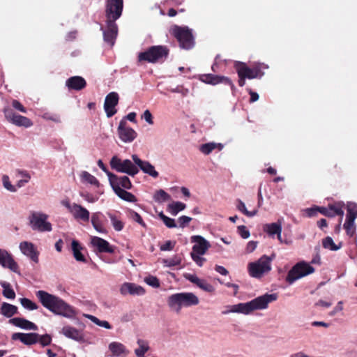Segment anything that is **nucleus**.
<instances>
[{
    "label": "nucleus",
    "instance_id": "f257e3e1",
    "mask_svg": "<svg viewBox=\"0 0 357 357\" xmlns=\"http://www.w3.org/2000/svg\"><path fill=\"white\" fill-rule=\"evenodd\" d=\"M36 296L43 306L54 314L70 319L76 314L72 306L56 296L40 290L36 292Z\"/></svg>",
    "mask_w": 357,
    "mask_h": 357
},
{
    "label": "nucleus",
    "instance_id": "f03ea898",
    "mask_svg": "<svg viewBox=\"0 0 357 357\" xmlns=\"http://www.w3.org/2000/svg\"><path fill=\"white\" fill-rule=\"evenodd\" d=\"M277 294H265L258 296L247 303H241L236 305H229L228 310L223 312V314L241 313L249 314L252 311L266 309L268 304L276 301Z\"/></svg>",
    "mask_w": 357,
    "mask_h": 357
},
{
    "label": "nucleus",
    "instance_id": "7ed1b4c3",
    "mask_svg": "<svg viewBox=\"0 0 357 357\" xmlns=\"http://www.w3.org/2000/svg\"><path fill=\"white\" fill-rule=\"evenodd\" d=\"M199 303V298L192 292L176 293L167 298V305L170 310L179 313L182 307L197 305Z\"/></svg>",
    "mask_w": 357,
    "mask_h": 357
},
{
    "label": "nucleus",
    "instance_id": "20e7f679",
    "mask_svg": "<svg viewBox=\"0 0 357 357\" xmlns=\"http://www.w3.org/2000/svg\"><path fill=\"white\" fill-rule=\"evenodd\" d=\"M169 50L164 45H153L149 47L146 51L139 53L138 61L148 63L163 62L168 56Z\"/></svg>",
    "mask_w": 357,
    "mask_h": 357
},
{
    "label": "nucleus",
    "instance_id": "39448f33",
    "mask_svg": "<svg viewBox=\"0 0 357 357\" xmlns=\"http://www.w3.org/2000/svg\"><path fill=\"white\" fill-rule=\"evenodd\" d=\"M234 68L238 76V85L241 87L245 84L246 79L261 78L264 75V73L259 65L250 68L245 63L236 61L234 63Z\"/></svg>",
    "mask_w": 357,
    "mask_h": 357
},
{
    "label": "nucleus",
    "instance_id": "423d86ee",
    "mask_svg": "<svg viewBox=\"0 0 357 357\" xmlns=\"http://www.w3.org/2000/svg\"><path fill=\"white\" fill-rule=\"evenodd\" d=\"M49 215L41 211H31L28 220L30 227L38 232H50L52 224L48 221Z\"/></svg>",
    "mask_w": 357,
    "mask_h": 357
},
{
    "label": "nucleus",
    "instance_id": "0eeeda50",
    "mask_svg": "<svg viewBox=\"0 0 357 357\" xmlns=\"http://www.w3.org/2000/svg\"><path fill=\"white\" fill-rule=\"evenodd\" d=\"M274 257V255L271 257L263 255L257 261L250 263L248 266L250 275L255 278H261L268 273L271 270V261Z\"/></svg>",
    "mask_w": 357,
    "mask_h": 357
},
{
    "label": "nucleus",
    "instance_id": "6e6552de",
    "mask_svg": "<svg viewBox=\"0 0 357 357\" xmlns=\"http://www.w3.org/2000/svg\"><path fill=\"white\" fill-rule=\"evenodd\" d=\"M314 272V268L305 261L296 264L288 272L286 281L292 284L297 280L302 278Z\"/></svg>",
    "mask_w": 357,
    "mask_h": 357
},
{
    "label": "nucleus",
    "instance_id": "1a4fd4ad",
    "mask_svg": "<svg viewBox=\"0 0 357 357\" xmlns=\"http://www.w3.org/2000/svg\"><path fill=\"white\" fill-rule=\"evenodd\" d=\"M172 34L176 38L180 47L190 50L194 47L195 41L192 31L188 27L175 26L172 29Z\"/></svg>",
    "mask_w": 357,
    "mask_h": 357
},
{
    "label": "nucleus",
    "instance_id": "9d476101",
    "mask_svg": "<svg viewBox=\"0 0 357 357\" xmlns=\"http://www.w3.org/2000/svg\"><path fill=\"white\" fill-rule=\"evenodd\" d=\"M110 166L112 169L118 172L125 173L130 176H134L139 172L137 165L128 159L121 160L114 155L110 160Z\"/></svg>",
    "mask_w": 357,
    "mask_h": 357
},
{
    "label": "nucleus",
    "instance_id": "9b49d317",
    "mask_svg": "<svg viewBox=\"0 0 357 357\" xmlns=\"http://www.w3.org/2000/svg\"><path fill=\"white\" fill-rule=\"evenodd\" d=\"M123 9V0H106L105 17L106 20L116 21L122 15Z\"/></svg>",
    "mask_w": 357,
    "mask_h": 357
},
{
    "label": "nucleus",
    "instance_id": "f8f14e48",
    "mask_svg": "<svg viewBox=\"0 0 357 357\" xmlns=\"http://www.w3.org/2000/svg\"><path fill=\"white\" fill-rule=\"evenodd\" d=\"M100 29L102 31L104 41L112 47L115 43L119 31L116 21L106 20V29H104L101 26Z\"/></svg>",
    "mask_w": 357,
    "mask_h": 357
},
{
    "label": "nucleus",
    "instance_id": "ddd939ff",
    "mask_svg": "<svg viewBox=\"0 0 357 357\" xmlns=\"http://www.w3.org/2000/svg\"><path fill=\"white\" fill-rule=\"evenodd\" d=\"M200 79L206 84L216 85L218 84H223L230 86L232 91L235 89V86L230 78L225 76L216 75L213 74H204L202 75Z\"/></svg>",
    "mask_w": 357,
    "mask_h": 357
},
{
    "label": "nucleus",
    "instance_id": "4468645a",
    "mask_svg": "<svg viewBox=\"0 0 357 357\" xmlns=\"http://www.w3.org/2000/svg\"><path fill=\"white\" fill-rule=\"evenodd\" d=\"M108 178L114 191L117 190V188L124 190H130L132 188L131 181L126 176H118L114 174H108Z\"/></svg>",
    "mask_w": 357,
    "mask_h": 357
},
{
    "label": "nucleus",
    "instance_id": "2eb2a0df",
    "mask_svg": "<svg viewBox=\"0 0 357 357\" xmlns=\"http://www.w3.org/2000/svg\"><path fill=\"white\" fill-rule=\"evenodd\" d=\"M0 265L20 275L19 266L13 256L6 250L0 249Z\"/></svg>",
    "mask_w": 357,
    "mask_h": 357
},
{
    "label": "nucleus",
    "instance_id": "dca6fc26",
    "mask_svg": "<svg viewBox=\"0 0 357 357\" xmlns=\"http://www.w3.org/2000/svg\"><path fill=\"white\" fill-rule=\"evenodd\" d=\"M119 94L116 92H110L105 100L104 109L107 117H112L116 113L115 107L119 103Z\"/></svg>",
    "mask_w": 357,
    "mask_h": 357
},
{
    "label": "nucleus",
    "instance_id": "f3484780",
    "mask_svg": "<svg viewBox=\"0 0 357 357\" xmlns=\"http://www.w3.org/2000/svg\"><path fill=\"white\" fill-rule=\"evenodd\" d=\"M344 204L342 202H335L333 204H329L328 207H320L319 212L325 216L333 218L335 215L343 217L344 211L343 208Z\"/></svg>",
    "mask_w": 357,
    "mask_h": 357
},
{
    "label": "nucleus",
    "instance_id": "a211bd4d",
    "mask_svg": "<svg viewBox=\"0 0 357 357\" xmlns=\"http://www.w3.org/2000/svg\"><path fill=\"white\" fill-rule=\"evenodd\" d=\"M191 241L194 243L192 252L198 255H204L211 247V244L201 236H192Z\"/></svg>",
    "mask_w": 357,
    "mask_h": 357
},
{
    "label": "nucleus",
    "instance_id": "6ab92c4d",
    "mask_svg": "<svg viewBox=\"0 0 357 357\" xmlns=\"http://www.w3.org/2000/svg\"><path fill=\"white\" fill-rule=\"evenodd\" d=\"M5 116L7 119L10 121L16 126H24L25 128H28L32 126V122L29 118L16 114L13 113L10 109L5 110Z\"/></svg>",
    "mask_w": 357,
    "mask_h": 357
},
{
    "label": "nucleus",
    "instance_id": "aec40b11",
    "mask_svg": "<svg viewBox=\"0 0 357 357\" xmlns=\"http://www.w3.org/2000/svg\"><path fill=\"white\" fill-rule=\"evenodd\" d=\"M132 158L137 167H139L144 173L149 174L153 178H156L158 176V172L155 169V167L149 162L142 160L136 155H132Z\"/></svg>",
    "mask_w": 357,
    "mask_h": 357
},
{
    "label": "nucleus",
    "instance_id": "412c9836",
    "mask_svg": "<svg viewBox=\"0 0 357 357\" xmlns=\"http://www.w3.org/2000/svg\"><path fill=\"white\" fill-rule=\"evenodd\" d=\"M13 340H20L26 345H32L38 342L39 334L36 333H15L11 337Z\"/></svg>",
    "mask_w": 357,
    "mask_h": 357
},
{
    "label": "nucleus",
    "instance_id": "4be33fe9",
    "mask_svg": "<svg viewBox=\"0 0 357 357\" xmlns=\"http://www.w3.org/2000/svg\"><path fill=\"white\" fill-rule=\"evenodd\" d=\"M20 249L21 252L30 258L36 263L38 262V252L36 250L34 245L28 241H23L20 243Z\"/></svg>",
    "mask_w": 357,
    "mask_h": 357
},
{
    "label": "nucleus",
    "instance_id": "5701e85b",
    "mask_svg": "<svg viewBox=\"0 0 357 357\" xmlns=\"http://www.w3.org/2000/svg\"><path fill=\"white\" fill-rule=\"evenodd\" d=\"M282 227V220H278L276 222L264 225V231L266 233H267L272 238H274L275 235H276L278 239L281 243H282V236H281Z\"/></svg>",
    "mask_w": 357,
    "mask_h": 357
},
{
    "label": "nucleus",
    "instance_id": "b1692460",
    "mask_svg": "<svg viewBox=\"0 0 357 357\" xmlns=\"http://www.w3.org/2000/svg\"><path fill=\"white\" fill-rule=\"evenodd\" d=\"M120 293L126 296L127 294L141 296L145 293L144 288L134 283L125 282L120 288Z\"/></svg>",
    "mask_w": 357,
    "mask_h": 357
},
{
    "label": "nucleus",
    "instance_id": "393cba45",
    "mask_svg": "<svg viewBox=\"0 0 357 357\" xmlns=\"http://www.w3.org/2000/svg\"><path fill=\"white\" fill-rule=\"evenodd\" d=\"M91 245L96 248L100 252L113 253L114 249L105 239L98 236H93L91 238Z\"/></svg>",
    "mask_w": 357,
    "mask_h": 357
},
{
    "label": "nucleus",
    "instance_id": "a878e982",
    "mask_svg": "<svg viewBox=\"0 0 357 357\" xmlns=\"http://www.w3.org/2000/svg\"><path fill=\"white\" fill-rule=\"evenodd\" d=\"M69 90L81 91L86 86V80L80 76H73L66 81Z\"/></svg>",
    "mask_w": 357,
    "mask_h": 357
},
{
    "label": "nucleus",
    "instance_id": "bb28decb",
    "mask_svg": "<svg viewBox=\"0 0 357 357\" xmlns=\"http://www.w3.org/2000/svg\"><path fill=\"white\" fill-rule=\"evenodd\" d=\"M70 214L78 221L89 222L90 219L89 211L82 206L76 204Z\"/></svg>",
    "mask_w": 357,
    "mask_h": 357
},
{
    "label": "nucleus",
    "instance_id": "cd10ccee",
    "mask_svg": "<svg viewBox=\"0 0 357 357\" xmlns=\"http://www.w3.org/2000/svg\"><path fill=\"white\" fill-rule=\"evenodd\" d=\"M9 323L14 325L15 326H17V327L20 328L24 330L36 331L38 329L37 326L34 323H33L24 318H20V317L12 318L9 320Z\"/></svg>",
    "mask_w": 357,
    "mask_h": 357
},
{
    "label": "nucleus",
    "instance_id": "c85d7f7f",
    "mask_svg": "<svg viewBox=\"0 0 357 357\" xmlns=\"http://www.w3.org/2000/svg\"><path fill=\"white\" fill-rule=\"evenodd\" d=\"M61 333L68 338L74 340L75 341H82L83 340V335L78 329L70 326H65L62 328Z\"/></svg>",
    "mask_w": 357,
    "mask_h": 357
},
{
    "label": "nucleus",
    "instance_id": "c756f323",
    "mask_svg": "<svg viewBox=\"0 0 357 357\" xmlns=\"http://www.w3.org/2000/svg\"><path fill=\"white\" fill-rule=\"evenodd\" d=\"M108 347L112 352V355L115 357L125 356L129 353L126 347L122 343L118 342H111Z\"/></svg>",
    "mask_w": 357,
    "mask_h": 357
},
{
    "label": "nucleus",
    "instance_id": "7c9ffc66",
    "mask_svg": "<svg viewBox=\"0 0 357 357\" xmlns=\"http://www.w3.org/2000/svg\"><path fill=\"white\" fill-rule=\"evenodd\" d=\"M137 347L135 349L134 353L137 357H145V354L150 350L149 342L144 339H137Z\"/></svg>",
    "mask_w": 357,
    "mask_h": 357
},
{
    "label": "nucleus",
    "instance_id": "2f4dec72",
    "mask_svg": "<svg viewBox=\"0 0 357 357\" xmlns=\"http://www.w3.org/2000/svg\"><path fill=\"white\" fill-rule=\"evenodd\" d=\"M0 312L6 317L10 318L17 313V307L3 302L0 308Z\"/></svg>",
    "mask_w": 357,
    "mask_h": 357
},
{
    "label": "nucleus",
    "instance_id": "473e14b6",
    "mask_svg": "<svg viewBox=\"0 0 357 357\" xmlns=\"http://www.w3.org/2000/svg\"><path fill=\"white\" fill-rule=\"evenodd\" d=\"M114 192L120 199L126 202L135 203L137 201V199L133 194L121 188H117V190L114 191Z\"/></svg>",
    "mask_w": 357,
    "mask_h": 357
},
{
    "label": "nucleus",
    "instance_id": "72a5a7b5",
    "mask_svg": "<svg viewBox=\"0 0 357 357\" xmlns=\"http://www.w3.org/2000/svg\"><path fill=\"white\" fill-rule=\"evenodd\" d=\"M222 148L223 145L220 143L208 142L202 144L199 146V151L204 155H208L215 149L222 150Z\"/></svg>",
    "mask_w": 357,
    "mask_h": 357
},
{
    "label": "nucleus",
    "instance_id": "f704fd0d",
    "mask_svg": "<svg viewBox=\"0 0 357 357\" xmlns=\"http://www.w3.org/2000/svg\"><path fill=\"white\" fill-rule=\"evenodd\" d=\"M0 284L3 288L2 294L4 297L8 299H14L15 298V293L10 283L6 281H1Z\"/></svg>",
    "mask_w": 357,
    "mask_h": 357
},
{
    "label": "nucleus",
    "instance_id": "c9c22d12",
    "mask_svg": "<svg viewBox=\"0 0 357 357\" xmlns=\"http://www.w3.org/2000/svg\"><path fill=\"white\" fill-rule=\"evenodd\" d=\"M82 249V248L80 246V245L79 244V243L75 241V240H73L72 241V250H73V256L75 257V259L78 261H85V257H84V255L82 254L81 252V250Z\"/></svg>",
    "mask_w": 357,
    "mask_h": 357
},
{
    "label": "nucleus",
    "instance_id": "e433bc0d",
    "mask_svg": "<svg viewBox=\"0 0 357 357\" xmlns=\"http://www.w3.org/2000/svg\"><path fill=\"white\" fill-rule=\"evenodd\" d=\"M99 213H94L91 215V223L93 228L99 233H106V229L103 227L102 224L100 223V220L99 218Z\"/></svg>",
    "mask_w": 357,
    "mask_h": 357
},
{
    "label": "nucleus",
    "instance_id": "4c0bfd02",
    "mask_svg": "<svg viewBox=\"0 0 357 357\" xmlns=\"http://www.w3.org/2000/svg\"><path fill=\"white\" fill-rule=\"evenodd\" d=\"M182 259L181 257L178 255H175L171 258L163 259L162 262L164 266L166 267H172L175 266H178L181 264Z\"/></svg>",
    "mask_w": 357,
    "mask_h": 357
},
{
    "label": "nucleus",
    "instance_id": "58836bf2",
    "mask_svg": "<svg viewBox=\"0 0 357 357\" xmlns=\"http://www.w3.org/2000/svg\"><path fill=\"white\" fill-rule=\"evenodd\" d=\"M323 247L326 249H328L330 250L336 251L340 249L342 247V243H340L339 245H336L333 238L331 237H326L322 241Z\"/></svg>",
    "mask_w": 357,
    "mask_h": 357
},
{
    "label": "nucleus",
    "instance_id": "ea45409f",
    "mask_svg": "<svg viewBox=\"0 0 357 357\" xmlns=\"http://www.w3.org/2000/svg\"><path fill=\"white\" fill-rule=\"evenodd\" d=\"M83 316L84 317L89 319L92 322H93L94 324H96V325H98V326H99L100 327H103V328H105L106 329H111L112 328V326L107 321L100 320L96 317H95L93 315H91V314H84Z\"/></svg>",
    "mask_w": 357,
    "mask_h": 357
},
{
    "label": "nucleus",
    "instance_id": "a19ab883",
    "mask_svg": "<svg viewBox=\"0 0 357 357\" xmlns=\"http://www.w3.org/2000/svg\"><path fill=\"white\" fill-rule=\"evenodd\" d=\"M170 199V195L162 189L157 190L153 195V199L158 203H162Z\"/></svg>",
    "mask_w": 357,
    "mask_h": 357
},
{
    "label": "nucleus",
    "instance_id": "79ce46f5",
    "mask_svg": "<svg viewBox=\"0 0 357 357\" xmlns=\"http://www.w3.org/2000/svg\"><path fill=\"white\" fill-rule=\"evenodd\" d=\"M185 208V204L180 202H173L168 205V210L172 215H176L179 211L184 210Z\"/></svg>",
    "mask_w": 357,
    "mask_h": 357
},
{
    "label": "nucleus",
    "instance_id": "37998d69",
    "mask_svg": "<svg viewBox=\"0 0 357 357\" xmlns=\"http://www.w3.org/2000/svg\"><path fill=\"white\" fill-rule=\"evenodd\" d=\"M81 179L82 182L87 183L91 185H94L96 186H99V182L97 178L91 175L88 172L84 171L81 174Z\"/></svg>",
    "mask_w": 357,
    "mask_h": 357
},
{
    "label": "nucleus",
    "instance_id": "c03bdc74",
    "mask_svg": "<svg viewBox=\"0 0 357 357\" xmlns=\"http://www.w3.org/2000/svg\"><path fill=\"white\" fill-rule=\"evenodd\" d=\"M107 215L109 216V218L111 220L112 225L116 231H120L123 229L124 223L119 218H118L115 215H114L111 213H108Z\"/></svg>",
    "mask_w": 357,
    "mask_h": 357
},
{
    "label": "nucleus",
    "instance_id": "a18cd8bd",
    "mask_svg": "<svg viewBox=\"0 0 357 357\" xmlns=\"http://www.w3.org/2000/svg\"><path fill=\"white\" fill-rule=\"evenodd\" d=\"M236 202H237L236 206V208L239 211L242 212L246 216L253 217L257 214V210H254L252 211H248L245 203L243 202H242L241 199H237Z\"/></svg>",
    "mask_w": 357,
    "mask_h": 357
},
{
    "label": "nucleus",
    "instance_id": "49530a36",
    "mask_svg": "<svg viewBox=\"0 0 357 357\" xmlns=\"http://www.w3.org/2000/svg\"><path fill=\"white\" fill-rule=\"evenodd\" d=\"M347 214L346 218H349L351 220L357 218V204L353 202H349L347 205Z\"/></svg>",
    "mask_w": 357,
    "mask_h": 357
},
{
    "label": "nucleus",
    "instance_id": "de8ad7c7",
    "mask_svg": "<svg viewBox=\"0 0 357 357\" xmlns=\"http://www.w3.org/2000/svg\"><path fill=\"white\" fill-rule=\"evenodd\" d=\"M343 227L346 230L347 235L352 236L356 231L355 220H351L349 218H346Z\"/></svg>",
    "mask_w": 357,
    "mask_h": 357
},
{
    "label": "nucleus",
    "instance_id": "09e8293b",
    "mask_svg": "<svg viewBox=\"0 0 357 357\" xmlns=\"http://www.w3.org/2000/svg\"><path fill=\"white\" fill-rule=\"evenodd\" d=\"M20 302L22 307L29 310H37L38 306L37 304L31 301L30 299L26 298H22L20 299Z\"/></svg>",
    "mask_w": 357,
    "mask_h": 357
},
{
    "label": "nucleus",
    "instance_id": "8fccbe9b",
    "mask_svg": "<svg viewBox=\"0 0 357 357\" xmlns=\"http://www.w3.org/2000/svg\"><path fill=\"white\" fill-rule=\"evenodd\" d=\"M158 216L162 220L164 224L166 225L168 228H175L176 227V224L175 222L174 219L169 218L168 216L165 215L163 212H160L158 214Z\"/></svg>",
    "mask_w": 357,
    "mask_h": 357
},
{
    "label": "nucleus",
    "instance_id": "3c124183",
    "mask_svg": "<svg viewBox=\"0 0 357 357\" xmlns=\"http://www.w3.org/2000/svg\"><path fill=\"white\" fill-rule=\"evenodd\" d=\"M129 214H130V218L131 219H132L134 221L137 222V223H139L140 225H142L143 227H146V225L145 224V222H144V220H142V217L140 216V215L132 211V210H130L129 211Z\"/></svg>",
    "mask_w": 357,
    "mask_h": 357
},
{
    "label": "nucleus",
    "instance_id": "603ef678",
    "mask_svg": "<svg viewBox=\"0 0 357 357\" xmlns=\"http://www.w3.org/2000/svg\"><path fill=\"white\" fill-rule=\"evenodd\" d=\"M3 187L10 192H15L16 188L13 185L9 180V177L7 175H3L2 177Z\"/></svg>",
    "mask_w": 357,
    "mask_h": 357
},
{
    "label": "nucleus",
    "instance_id": "864d4df0",
    "mask_svg": "<svg viewBox=\"0 0 357 357\" xmlns=\"http://www.w3.org/2000/svg\"><path fill=\"white\" fill-rule=\"evenodd\" d=\"M126 124L127 122L126 119H122L120 121L118 128L119 134H136L135 132L132 129H130V132L126 131Z\"/></svg>",
    "mask_w": 357,
    "mask_h": 357
},
{
    "label": "nucleus",
    "instance_id": "5fc2aeb1",
    "mask_svg": "<svg viewBox=\"0 0 357 357\" xmlns=\"http://www.w3.org/2000/svg\"><path fill=\"white\" fill-rule=\"evenodd\" d=\"M199 287L202 290L209 293H212L215 291L213 286L203 279L201 280Z\"/></svg>",
    "mask_w": 357,
    "mask_h": 357
},
{
    "label": "nucleus",
    "instance_id": "6e6d98bb",
    "mask_svg": "<svg viewBox=\"0 0 357 357\" xmlns=\"http://www.w3.org/2000/svg\"><path fill=\"white\" fill-rule=\"evenodd\" d=\"M183 277L191 282L192 283L196 284L197 287H199L200 282L202 279L199 278L195 274H190V273H185L183 275Z\"/></svg>",
    "mask_w": 357,
    "mask_h": 357
},
{
    "label": "nucleus",
    "instance_id": "4d7b16f0",
    "mask_svg": "<svg viewBox=\"0 0 357 357\" xmlns=\"http://www.w3.org/2000/svg\"><path fill=\"white\" fill-rule=\"evenodd\" d=\"M202 255H198L195 252L190 253V256L193 261L200 267L203 266L204 263L206 261V259L202 257Z\"/></svg>",
    "mask_w": 357,
    "mask_h": 357
},
{
    "label": "nucleus",
    "instance_id": "13d9d810",
    "mask_svg": "<svg viewBox=\"0 0 357 357\" xmlns=\"http://www.w3.org/2000/svg\"><path fill=\"white\" fill-rule=\"evenodd\" d=\"M145 282L149 286H151L153 287H160V282L159 280L154 276H149L145 278Z\"/></svg>",
    "mask_w": 357,
    "mask_h": 357
},
{
    "label": "nucleus",
    "instance_id": "bf43d9fd",
    "mask_svg": "<svg viewBox=\"0 0 357 357\" xmlns=\"http://www.w3.org/2000/svg\"><path fill=\"white\" fill-rule=\"evenodd\" d=\"M51 340L52 339H51L50 335H49L47 334H45L43 335H39V338H38V342H40V344L42 346L45 347V346H47L50 344Z\"/></svg>",
    "mask_w": 357,
    "mask_h": 357
},
{
    "label": "nucleus",
    "instance_id": "052dcab7",
    "mask_svg": "<svg viewBox=\"0 0 357 357\" xmlns=\"http://www.w3.org/2000/svg\"><path fill=\"white\" fill-rule=\"evenodd\" d=\"M43 118L47 120H51V121L56 122V123L61 122V117L57 114H52V113L47 112V113L44 114Z\"/></svg>",
    "mask_w": 357,
    "mask_h": 357
},
{
    "label": "nucleus",
    "instance_id": "680f3d73",
    "mask_svg": "<svg viewBox=\"0 0 357 357\" xmlns=\"http://www.w3.org/2000/svg\"><path fill=\"white\" fill-rule=\"evenodd\" d=\"M176 242H173L171 241H166L163 245H162L160 248L162 251H169L173 250Z\"/></svg>",
    "mask_w": 357,
    "mask_h": 357
},
{
    "label": "nucleus",
    "instance_id": "e2e57ef3",
    "mask_svg": "<svg viewBox=\"0 0 357 357\" xmlns=\"http://www.w3.org/2000/svg\"><path fill=\"white\" fill-rule=\"evenodd\" d=\"M191 220L192 218L186 215L181 216L178 220L179 227L182 228L185 227Z\"/></svg>",
    "mask_w": 357,
    "mask_h": 357
},
{
    "label": "nucleus",
    "instance_id": "0e129e2a",
    "mask_svg": "<svg viewBox=\"0 0 357 357\" xmlns=\"http://www.w3.org/2000/svg\"><path fill=\"white\" fill-rule=\"evenodd\" d=\"M238 230L240 236L243 238H248L250 236V231L247 229L246 227L241 225L238 227Z\"/></svg>",
    "mask_w": 357,
    "mask_h": 357
},
{
    "label": "nucleus",
    "instance_id": "69168bd1",
    "mask_svg": "<svg viewBox=\"0 0 357 357\" xmlns=\"http://www.w3.org/2000/svg\"><path fill=\"white\" fill-rule=\"evenodd\" d=\"M142 118L144 119L147 123L152 125L153 122V116L149 110L146 109L144 111V114L142 116Z\"/></svg>",
    "mask_w": 357,
    "mask_h": 357
},
{
    "label": "nucleus",
    "instance_id": "338daca9",
    "mask_svg": "<svg viewBox=\"0 0 357 357\" xmlns=\"http://www.w3.org/2000/svg\"><path fill=\"white\" fill-rule=\"evenodd\" d=\"M12 106L17 110H19L23 113H26V110L25 107L17 100H13L12 102Z\"/></svg>",
    "mask_w": 357,
    "mask_h": 357
},
{
    "label": "nucleus",
    "instance_id": "774afa93",
    "mask_svg": "<svg viewBox=\"0 0 357 357\" xmlns=\"http://www.w3.org/2000/svg\"><path fill=\"white\" fill-rule=\"evenodd\" d=\"M257 246V241H249L246 246L247 252H248V253L252 252L256 249Z\"/></svg>",
    "mask_w": 357,
    "mask_h": 357
}]
</instances>
